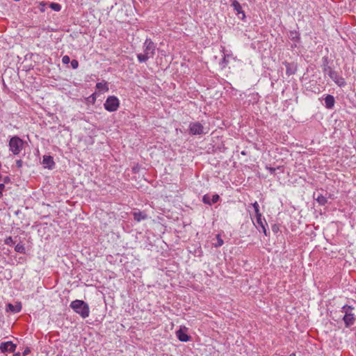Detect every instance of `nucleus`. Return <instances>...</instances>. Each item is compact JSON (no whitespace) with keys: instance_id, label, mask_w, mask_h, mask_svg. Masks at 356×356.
<instances>
[{"instance_id":"nucleus-25","label":"nucleus","mask_w":356,"mask_h":356,"mask_svg":"<svg viewBox=\"0 0 356 356\" xmlns=\"http://www.w3.org/2000/svg\"><path fill=\"white\" fill-rule=\"evenodd\" d=\"M252 207L254 209L256 216L259 215V214H261L259 211V204L257 203V202H254L252 204Z\"/></svg>"},{"instance_id":"nucleus-32","label":"nucleus","mask_w":356,"mask_h":356,"mask_svg":"<svg viewBox=\"0 0 356 356\" xmlns=\"http://www.w3.org/2000/svg\"><path fill=\"white\" fill-rule=\"evenodd\" d=\"M269 171L270 172V173H274V172H275V168H269Z\"/></svg>"},{"instance_id":"nucleus-5","label":"nucleus","mask_w":356,"mask_h":356,"mask_svg":"<svg viewBox=\"0 0 356 356\" xmlns=\"http://www.w3.org/2000/svg\"><path fill=\"white\" fill-rule=\"evenodd\" d=\"M119 100L115 96H109L104 103V108L109 112H113L118 110L119 107Z\"/></svg>"},{"instance_id":"nucleus-29","label":"nucleus","mask_w":356,"mask_h":356,"mask_svg":"<svg viewBox=\"0 0 356 356\" xmlns=\"http://www.w3.org/2000/svg\"><path fill=\"white\" fill-rule=\"evenodd\" d=\"M30 352H31L30 348H28V347H26V348L24 349V352H23V355H24V356H26V355L29 354V353H30Z\"/></svg>"},{"instance_id":"nucleus-7","label":"nucleus","mask_w":356,"mask_h":356,"mask_svg":"<svg viewBox=\"0 0 356 356\" xmlns=\"http://www.w3.org/2000/svg\"><path fill=\"white\" fill-rule=\"evenodd\" d=\"M328 76L338 86L343 87L346 86V82L345 79L339 76L336 71H330Z\"/></svg>"},{"instance_id":"nucleus-28","label":"nucleus","mask_w":356,"mask_h":356,"mask_svg":"<svg viewBox=\"0 0 356 356\" xmlns=\"http://www.w3.org/2000/svg\"><path fill=\"white\" fill-rule=\"evenodd\" d=\"M13 238H12L11 236H8V237H7V238H6V240H5V243H6V245H12V244H13Z\"/></svg>"},{"instance_id":"nucleus-19","label":"nucleus","mask_w":356,"mask_h":356,"mask_svg":"<svg viewBox=\"0 0 356 356\" xmlns=\"http://www.w3.org/2000/svg\"><path fill=\"white\" fill-rule=\"evenodd\" d=\"M324 62L326 63V64L323 65V72L325 74L329 75L330 71H333V70L331 68V67L327 65V59L326 58H324Z\"/></svg>"},{"instance_id":"nucleus-24","label":"nucleus","mask_w":356,"mask_h":356,"mask_svg":"<svg viewBox=\"0 0 356 356\" xmlns=\"http://www.w3.org/2000/svg\"><path fill=\"white\" fill-rule=\"evenodd\" d=\"M15 250L16 252H20V253H22V252H24V250H25V248L24 247L21 245V244H17L15 248Z\"/></svg>"},{"instance_id":"nucleus-4","label":"nucleus","mask_w":356,"mask_h":356,"mask_svg":"<svg viewBox=\"0 0 356 356\" xmlns=\"http://www.w3.org/2000/svg\"><path fill=\"white\" fill-rule=\"evenodd\" d=\"M24 147V141L18 136H13L9 141L10 150L15 155L19 154Z\"/></svg>"},{"instance_id":"nucleus-18","label":"nucleus","mask_w":356,"mask_h":356,"mask_svg":"<svg viewBox=\"0 0 356 356\" xmlns=\"http://www.w3.org/2000/svg\"><path fill=\"white\" fill-rule=\"evenodd\" d=\"M97 88L100 91H108V87L107 86V83L106 82H99L96 84Z\"/></svg>"},{"instance_id":"nucleus-30","label":"nucleus","mask_w":356,"mask_h":356,"mask_svg":"<svg viewBox=\"0 0 356 356\" xmlns=\"http://www.w3.org/2000/svg\"><path fill=\"white\" fill-rule=\"evenodd\" d=\"M16 165L17 168H21L22 166V160H17L16 161Z\"/></svg>"},{"instance_id":"nucleus-1","label":"nucleus","mask_w":356,"mask_h":356,"mask_svg":"<svg viewBox=\"0 0 356 356\" xmlns=\"http://www.w3.org/2000/svg\"><path fill=\"white\" fill-rule=\"evenodd\" d=\"M144 54H138L137 55L138 60L140 63H145L149 58H153L155 54L156 44L151 39H146L143 43Z\"/></svg>"},{"instance_id":"nucleus-9","label":"nucleus","mask_w":356,"mask_h":356,"mask_svg":"<svg viewBox=\"0 0 356 356\" xmlns=\"http://www.w3.org/2000/svg\"><path fill=\"white\" fill-rule=\"evenodd\" d=\"M219 195L217 194L213 195L211 197L209 195H204L202 197V201L204 204L211 205L212 204H214L217 202L219 200Z\"/></svg>"},{"instance_id":"nucleus-2","label":"nucleus","mask_w":356,"mask_h":356,"mask_svg":"<svg viewBox=\"0 0 356 356\" xmlns=\"http://www.w3.org/2000/svg\"><path fill=\"white\" fill-rule=\"evenodd\" d=\"M70 307L73 311L79 314L83 318H86L90 314V307L87 302L81 300L71 302Z\"/></svg>"},{"instance_id":"nucleus-11","label":"nucleus","mask_w":356,"mask_h":356,"mask_svg":"<svg viewBox=\"0 0 356 356\" xmlns=\"http://www.w3.org/2000/svg\"><path fill=\"white\" fill-rule=\"evenodd\" d=\"M283 64L286 67V73L290 76L296 74L297 71V66L294 63L284 62Z\"/></svg>"},{"instance_id":"nucleus-23","label":"nucleus","mask_w":356,"mask_h":356,"mask_svg":"<svg viewBox=\"0 0 356 356\" xmlns=\"http://www.w3.org/2000/svg\"><path fill=\"white\" fill-rule=\"evenodd\" d=\"M217 243L214 244V246L218 248L220 247L223 245L224 242L223 240L221 238L220 235L218 234L216 236Z\"/></svg>"},{"instance_id":"nucleus-14","label":"nucleus","mask_w":356,"mask_h":356,"mask_svg":"<svg viewBox=\"0 0 356 356\" xmlns=\"http://www.w3.org/2000/svg\"><path fill=\"white\" fill-rule=\"evenodd\" d=\"M176 335L179 340L181 341L186 342L189 341L190 337L186 333L183 332L181 330H179L178 331H177Z\"/></svg>"},{"instance_id":"nucleus-22","label":"nucleus","mask_w":356,"mask_h":356,"mask_svg":"<svg viewBox=\"0 0 356 356\" xmlns=\"http://www.w3.org/2000/svg\"><path fill=\"white\" fill-rule=\"evenodd\" d=\"M49 7L55 11H60L61 9V6L57 3H51Z\"/></svg>"},{"instance_id":"nucleus-27","label":"nucleus","mask_w":356,"mask_h":356,"mask_svg":"<svg viewBox=\"0 0 356 356\" xmlns=\"http://www.w3.org/2000/svg\"><path fill=\"white\" fill-rule=\"evenodd\" d=\"M62 62L63 64H68L70 62V58L68 56H64L62 58Z\"/></svg>"},{"instance_id":"nucleus-16","label":"nucleus","mask_w":356,"mask_h":356,"mask_svg":"<svg viewBox=\"0 0 356 356\" xmlns=\"http://www.w3.org/2000/svg\"><path fill=\"white\" fill-rule=\"evenodd\" d=\"M232 6H233L234 9L237 11L238 14L242 13L243 16H245L244 13L241 10L242 8L241 4L237 1L236 0H234L232 1Z\"/></svg>"},{"instance_id":"nucleus-3","label":"nucleus","mask_w":356,"mask_h":356,"mask_svg":"<svg viewBox=\"0 0 356 356\" xmlns=\"http://www.w3.org/2000/svg\"><path fill=\"white\" fill-rule=\"evenodd\" d=\"M353 309L354 307L350 305H346L342 307L341 312L345 314L343 320L345 323L346 327H349L354 324L355 317L352 312Z\"/></svg>"},{"instance_id":"nucleus-15","label":"nucleus","mask_w":356,"mask_h":356,"mask_svg":"<svg viewBox=\"0 0 356 356\" xmlns=\"http://www.w3.org/2000/svg\"><path fill=\"white\" fill-rule=\"evenodd\" d=\"M7 311H10L13 313H17V312H19L22 309V305L20 303H17V305H13L10 303H9L8 305H7Z\"/></svg>"},{"instance_id":"nucleus-13","label":"nucleus","mask_w":356,"mask_h":356,"mask_svg":"<svg viewBox=\"0 0 356 356\" xmlns=\"http://www.w3.org/2000/svg\"><path fill=\"white\" fill-rule=\"evenodd\" d=\"M334 102H335V100L332 95H327L325 97V107L327 108H329V109L332 108L334 105Z\"/></svg>"},{"instance_id":"nucleus-31","label":"nucleus","mask_w":356,"mask_h":356,"mask_svg":"<svg viewBox=\"0 0 356 356\" xmlns=\"http://www.w3.org/2000/svg\"><path fill=\"white\" fill-rule=\"evenodd\" d=\"M5 188V185L3 184H0V197L3 195L2 191Z\"/></svg>"},{"instance_id":"nucleus-6","label":"nucleus","mask_w":356,"mask_h":356,"mask_svg":"<svg viewBox=\"0 0 356 356\" xmlns=\"http://www.w3.org/2000/svg\"><path fill=\"white\" fill-rule=\"evenodd\" d=\"M204 127L199 122H192L189 125L190 134L192 135H200L207 134V132H204Z\"/></svg>"},{"instance_id":"nucleus-8","label":"nucleus","mask_w":356,"mask_h":356,"mask_svg":"<svg viewBox=\"0 0 356 356\" xmlns=\"http://www.w3.org/2000/svg\"><path fill=\"white\" fill-rule=\"evenodd\" d=\"M16 345L11 341L3 342L0 344V350L1 352L13 353L15 351Z\"/></svg>"},{"instance_id":"nucleus-20","label":"nucleus","mask_w":356,"mask_h":356,"mask_svg":"<svg viewBox=\"0 0 356 356\" xmlns=\"http://www.w3.org/2000/svg\"><path fill=\"white\" fill-rule=\"evenodd\" d=\"M316 200L321 205H325L327 203V198L322 195H318Z\"/></svg>"},{"instance_id":"nucleus-21","label":"nucleus","mask_w":356,"mask_h":356,"mask_svg":"<svg viewBox=\"0 0 356 356\" xmlns=\"http://www.w3.org/2000/svg\"><path fill=\"white\" fill-rule=\"evenodd\" d=\"M289 37L291 40L297 41L299 39V34L296 31H290Z\"/></svg>"},{"instance_id":"nucleus-17","label":"nucleus","mask_w":356,"mask_h":356,"mask_svg":"<svg viewBox=\"0 0 356 356\" xmlns=\"http://www.w3.org/2000/svg\"><path fill=\"white\" fill-rule=\"evenodd\" d=\"M134 219L137 221H140L141 220H145L147 218V215L143 212H134Z\"/></svg>"},{"instance_id":"nucleus-10","label":"nucleus","mask_w":356,"mask_h":356,"mask_svg":"<svg viewBox=\"0 0 356 356\" xmlns=\"http://www.w3.org/2000/svg\"><path fill=\"white\" fill-rule=\"evenodd\" d=\"M256 221H257V224L258 225V226L261 228L262 232L266 236L267 233H266V226H267L268 225L266 221V219L262 218L261 214H259V215L256 216Z\"/></svg>"},{"instance_id":"nucleus-12","label":"nucleus","mask_w":356,"mask_h":356,"mask_svg":"<svg viewBox=\"0 0 356 356\" xmlns=\"http://www.w3.org/2000/svg\"><path fill=\"white\" fill-rule=\"evenodd\" d=\"M42 164L44 165L45 168H47L49 169H53L55 165L53 157L48 155H44L43 156Z\"/></svg>"},{"instance_id":"nucleus-33","label":"nucleus","mask_w":356,"mask_h":356,"mask_svg":"<svg viewBox=\"0 0 356 356\" xmlns=\"http://www.w3.org/2000/svg\"><path fill=\"white\" fill-rule=\"evenodd\" d=\"M20 353H15L13 356H20Z\"/></svg>"},{"instance_id":"nucleus-26","label":"nucleus","mask_w":356,"mask_h":356,"mask_svg":"<svg viewBox=\"0 0 356 356\" xmlns=\"http://www.w3.org/2000/svg\"><path fill=\"white\" fill-rule=\"evenodd\" d=\"M71 66L73 69H76L79 67V62L78 60L74 59L71 62Z\"/></svg>"}]
</instances>
